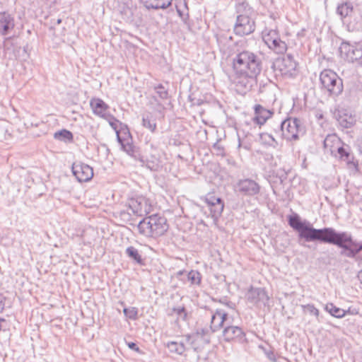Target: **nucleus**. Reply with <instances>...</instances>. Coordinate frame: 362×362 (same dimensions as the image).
<instances>
[{
	"mask_svg": "<svg viewBox=\"0 0 362 362\" xmlns=\"http://www.w3.org/2000/svg\"><path fill=\"white\" fill-rule=\"evenodd\" d=\"M288 224L299 233V236L306 241H316L333 244L342 250L341 255L354 258L362 251V243H358L352 239L351 234L346 232H337L332 228L316 229L309 223L301 221L296 214L288 216Z\"/></svg>",
	"mask_w": 362,
	"mask_h": 362,
	"instance_id": "nucleus-1",
	"label": "nucleus"
},
{
	"mask_svg": "<svg viewBox=\"0 0 362 362\" xmlns=\"http://www.w3.org/2000/svg\"><path fill=\"white\" fill-rule=\"evenodd\" d=\"M262 58L259 52L255 53L249 50L240 52L233 59L235 74L259 75L262 70Z\"/></svg>",
	"mask_w": 362,
	"mask_h": 362,
	"instance_id": "nucleus-2",
	"label": "nucleus"
},
{
	"mask_svg": "<svg viewBox=\"0 0 362 362\" xmlns=\"http://www.w3.org/2000/svg\"><path fill=\"white\" fill-rule=\"evenodd\" d=\"M167 220L158 214H153L144 218L138 224L141 234L146 237H156L164 234L168 230Z\"/></svg>",
	"mask_w": 362,
	"mask_h": 362,
	"instance_id": "nucleus-3",
	"label": "nucleus"
},
{
	"mask_svg": "<svg viewBox=\"0 0 362 362\" xmlns=\"http://www.w3.org/2000/svg\"><path fill=\"white\" fill-rule=\"evenodd\" d=\"M321 89L330 97L335 98L344 90L343 80L331 69H324L320 74Z\"/></svg>",
	"mask_w": 362,
	"mask_h": 362,
	"instance_id": "nucleus-4",
	"label": "nucleus"
},
{
	"mask_svg": "<svg viewBox=\"0 0 362 362\" xmlns=\"http://www.w3.org/2000/svg\"><path fill=\"white\" fill-rule=\"evenodd\" d=\"M250 13L251 8H248L246 9L245 7V13L237 16L236 21L233 26V32L236 35H247L255 31V21L249 16Z\"/></svg>",
	"mask_w": 362,
	"mask_h": 362,
	"instance_id": "nucleus-5",
	"label": "nucleus"
},
{
	"mask_svg": "<svg viewBox=\"0 0 362 362\" xmlns=\"http://www.w3.org/2000/svg\"><path fill=\"white\" fill-rule=\"evenodd\" d=\"M280 128L283 136L288 141H296L299 139L300 134L304 133L300 120L297 118H288L282 121Z\"/></svg>",
	"mask_w": 362,
	"mask_h": 362,
	"instance_id": "nucleus-6",
	"label": "nucleus"
},
{
	"mask_svg": "<svg viewBox=\"0 0 362 362\" xmlns=\"http://www.w3.org/2000/svg\"><path fill=\"white\" fill-rule=\"evenodd\" d=\"M297 67V63L291 54H286L282 58L276 59L272 66L276 75L292 76Z\"/></svg>",
	"mask_w": 362,
	"mask_h": 362,
	"instance_id": "nucleus-7",
	"label": "nucleus"
},
{
	"mask_svg": "<svg viewBox=\"0 0 362 362\" xmlns=\"http://www.w3.org/2000/svg\"><path fill=\"white\" fill-rule=\"evenodd\" d=\"M262 40L270 49L277 54H282L286 50V44L280 39L276 30H265L262 33Z\"/></svg>",
	"mask_w": 362,
	"mask_h": 362,
	"instance_id": "nucleus-8",
	"label": "nucleus"
},
{
	"mask_svg": "<svg viewBox=\"0 0 362 362\" xmlns=\"http://www.w3.org/2000/svg\"><path fill=\"white\" fill-rule=\"evenodd\" d=\"M341 57L349 62H357L362 66V47L342 42L339 47Z\"/></svg>",
	"mask_w": 362,
	"mask_h": 362,
	"instance_id": "nucleus-9",
	"label": "nucleus"
},
{
	"mask_svg": "<svg viewBox=\"0 0 362 362\" xmlns=\"http://www.w3.org/2000/svg\"><path fill=\"white\" fill-rule=\"evenodd\" d=\"M258 75L247 74H235V83L239 92L246 93L257 85Z\"/></svg>",
	"mask_w": 362,
	"mask_h": 362,
	"instance_id": "nucleus-10",
	"label": "nucleus"
},
{
	"mask_svg": "<svg viewBox=\"0 0 362 362\" xmlns=\"http://www.w3.org/2000/svg\"><path fill=\"white\" fill-rule=\"evenodd\" d=\"M71 168L74 175L81 182H87L93 176V168L83 163L75 162L73 163Z\"/></svg>",
	"mask_w": 362,
	"mask_h": 362,
	"instance_id": "nucleus-11",
	"label": "nucleus"
},
{
	"mask_svg": "<svg viewBox=\"0 0 362 362\" xmlns=\"http://www.w3.org/2000/svg\"><path fill=\"white\" fill-rule=\"evenodd\" d=\"M334 117L338 124L342 128L349 129L352 127L356 122V115L346 109H338L334 112Z\"/></svg>",
	"mask_w": 362,
	"mask_h": 362,
	"instance_id": "nucleus-12",
	"label": "nucleus"
},
{
	"mask_svg": "<svg viewBox=\"0 0 362 362\" xmlns=\"http://www.w3.org/2000/svg\"><path fill=\"white\" fill-rule=\"evenodd\" d=\"M223 337L226 341H236L240 343L246 341L245 333L238 326H226L223 330Z\"/></svg>",
	"mask_w": 362,
	"mask_h": 362,
	"instance_id": "nucleus-13",
	"label": "nucleus"
},
{
	"mask_svg": "<svg viewBox=\"0 0 362 362\" xmlns=\"http://www.w3.org/2000/svg\"><path fill=\"white\" fill-rule=\"evenodd\" d=\"M248 302L254 305L259 303L266 305L269 300L268 295L262 288H253L251 287L246 295Z\"/></svg>",
	"mask_w": 362,
	"mask_h": 362,
	"instance_id": "nucleus-14",
	"label": "nucleus"
},
{
	"mask_svg": "<svg viewBox=\"0 0 362 362\" xmlns=\"http://www.w3.org/2000/svg\"><path fill=\"white\" fill-rule=\"evenodd\" d=\"M122 131L124 132L123 135H119L117 133V140L121 145V148L122 151L126 152L129 156H133L134 153L135 147L133 145L132 138L131 136L130 132L127 127H125V129Z\"/></svg>",
	"mask_w": 362,
	"mask_h": 362,
	"instance_id": "nucleus-15",
	"label": "nucleus"
},
{
	"mask_svg": "<svg viewBox=\"0 0 362 362\" xmlns=\"http://www.w3.org/2000/svg\"><path fill=\"white\" fill-rule=\"evenodd\" d=\"M238 190L246 195H255L259 191V185L252 180H240L238 184Z\"/></svg>",
	"mask_w": 362,
	"mask_h": 362,
	"instance_id": "nucleus-16",
	"label": "nucleus"
},
{
	"mask_svg": "<svg viewBox=\"0 0 362 362\" xmlns=\"http://www.w3.org/2000/svg\"><path fill=\"white\" fill-rule=\"evenodd\" d=\"M337 153L339 158L346 162L349 168H354V170L358 171V161L354 160V156L351 153L348 146L338 147Z\"/></svg>",
	"mask_w": 362,
	"mask_h": 362,
	"instance_id": "nucleus-17",
	"label": "nucleus"
},
{
	"mask_svg": "<svg viewBox=\"0 0 362 362\" xmlns=\"http://www.w3.org/2000/svg\"><path fill=\"white\" fill-rule=\"evenodd\" d=\"M227 317L228 314L223 310L217 309L211 315L210 327L212 331L215 332L223 327Z\"/></svg>",
	"mask_w": 362,
	"mask_h": 362,
	"instance_id": "nucleus-18",
	"label": "nucleus"
},
{
	"mask_svg": "<svg viewBox=\"0 0 362 362\" xmlns=\"http://www.w3.org/2000/svg\"><path fill=\"white\" fill-rule=\"evenodd\" d=\"M14 19L6 12L0 13V33L8 35L14 28Z\"/></svg>",
	"mask_w": 362,
	"mask_h": 362,
	"instance_id": "nucleus-19",
	"label": "nucleus"
},
{
	"mask_svg": "<svg viewBox=\"0 0 362 362\" xmlns=\"http://www.w3.org/2000/svg\"><path fill=\"white\" fill-rule=\"evenodd\" d=\"M90 105L95 115L102 118H107L109 114L107 113V111L109 106L103 100L100 98H93L90 101Z\"/></svg>",
	"mask_w": 362,
	"mask_h": 362,
	"instance_id": "nucleus-20",
	"label": "nucleus"
},
{
	"mask_svg": "<svg viewBox=\"0 0 362 362\" xmlns=\"http://www.w3.org/2000/svg\"><path fill=\"white\" fill-rule=\"evenodd\" d=\"M254 110L255 116L253 119V121L259 125L264 124L267 120L274 114L272 110L264 108L261 105H255L254 107Z\"/></svg>",
	"mask_w": 362,
	"mask_h": 362,
	"instance_id": "nucleus-21",
	"label": "nucleus"
},
{
	"mask_svg": "<svg viewBox=\"0 0 362 362\" xmlns=\"http://www.w3.org/2000/svg\"><path fill=\"white\" fill-rule=\"evenodd\" d=\"M355 11L351 2L346 1L339 4L337 8V13L340 16L342 22H346L349 18L354 17Z\"/></svg>",
	"mask_w": 362,
	"mask_h": 362,
	"instance_id": "nucleus-22",
	"label": "nucleus"
},
{
	"mask_svg": "<svg viewBox=\"0 0 362 362\" xmlns=\"http://www.w3.org/2000/svg\"><path fill=\"white\" fill-rule=\"evenodd\" d=\"M173 0H139L147 10L165 9L171 5Z\"/></svg>",
	"mask_w": 362,
	"mask_h": 362,
	"instance_id": "nucleus-23",
	"label": "nucleus"
},
{
	"mask_svg": "<svg viewBox=\"0 0 362 362\" xmlns=\"http://www.w3.org/2000/svg\"><path fill=\"white\" fill-rule=\"evenodd\" d=\"M343 23L346 25L348 30L350 32L359 31L362 29L360 19L356 16L355 13L352 18L347 19L346 22H344Z\"/></svg>",
	"mask_w": 362,
	"mask_h": 362,
	"instance_id": "nucleus-24",
	"label": "nucleus"
},
{
	"mask_svg": "<svg viewBox=\"0 0 362 362\" xmlns=\"http://www.w3.org/2000/svg\"><path fill=\"white\" fill-rule=\"evenodd\" d=\"M325 310L329 313L332 316L337 318L344 317L347 311L336 307L333 303H327L325 305Z\"/></svg>",
	"mask_w": 362,
	"mask_h": 362,
	"instance_id": "nucleus-25",
	"label": "nucleus"
},
{
	"mask_svg": "<svg viewBox=\"0 0 362 362\" xmlns=\"http://www.w3.org/2000/svg\"><path fill=\"white\" fill-rule=\"evenodd\" d=\"M142 125L151 132L154 133L156 129V119L150 113L144 115L142 117Z\"/></svg>",
	"mask_w": 362,
	"mask_h": 362,
	"instance_id": "nucleus-26",
	"label": "nucleus"
},
{
	"mask_svg": "<svg viewBox=\"0 0 362 362\" xmlns=\"http://www.w3.org/2000/svg\"><path fill=\"white\" fill-rule=\"evenodd\" d=\"M214 332L211 327L198 328L196 331L195 336L197 338L202 339L204 343L209 344L210 342L211 334Z\"/></svg>",
	"mask_w": 362,
	"mask_h": 362,
	"instance_id": "nucleus-27",
	"label": "nucleus"
},
{
	"mask_svg": "<svg viewBox=\"0 0 362 362\" xmlns=\"http://www.w3.org/2000/svg\"><path fill=\"white\" fill-rule=\"evenodd\" d=\"M167 347L171 353L182 355L185 351V346L183 342L169 341Z\"/></svg>",
	"mask_w": 362,
	"mask_h": 362,
	"instance_id": "nucleus-28",
	"label": "nucleus"
},
{
	"mask_svg": "<svg viewBox=\"0 0 362 362\" xmlns=\"http://www.w3.org/2000/svg\"><path fill=\"white\" fill-rule=\"evenodd\" d=\"M217 42L220 47L221 50L223 52H226L228 47L230 46L233 43V37L226 36L225 35H221L217 37Z\"/></svg>",
	"mask_w": 362,
	"mask_h": 362,
	"instance_id": "nucleus-29",
	"label": "nucleus"
},
{
	"mask_svg": "<svg viewBox=\"0 0 362 362\" xmlns=\"http://www.w3.org/2000/svg\"><path fill=\"white\" fill-rule=\"evenodd\" d=\"M54 138L64 142H70L73 140V134L66 129H62L54 133Z\"/></svg>",
	"mask_w": 362,
	"mask_h": 362,
	"instance_id": "nucleus-30",
	"label": "nucleus"
},
{
	"mask_svg": "<svg viewBox=\"0 0 362 362\" xmlns=\"http://www.w3.org/2000/svg\"><path fill=\"white\" fill-rule=\"evenodd\" d=\"M126 254L129 258L134 260L136 263L139 264H143V259L139 255L138 250L135 247L132 246L128 247L126 249Z\"/></svg>",
	"mask_w": 362,
	"mask_h": 362,
	"instance_id": "nucleus-31",
	"label": "nucleus"
},
{
	"mask_svg": "<svg viewBox=\"0 0 362 362\" xmlns=\"http://www.w3.org/2000/svg\"><path fill=\"white\" fill-rule=\"evenodd\" d=\"M107 117H110L109 124H110V127L115 131L116 135L117 136V133L119 135H121V134H124V132L122 130L124 129L125 127L124 128L121 127V129H118L119 126H122V124L119 120H117L115 117H114L112 115H108Z\"/></svg>",
	"mask_w": 362,
	"mask_h": 362,
	"instance_id": "nucleus-32",
	"label": "nucleus"
},
{
	"mask_svg": "<svg viewBox=\"0 0 362 362\" xmlns=\"http://www.w3.org/2000/svg\"><path fill=\"white\" fill-rule=\"evenodd\" d=\"M269 182L270 183V186L274 192V193H279L282 189H284L285 185H279V180L276 179V175L270 176V178L269 180Z\"/></svg>",
	"mask_w": 362,
	"mask_h": 362,
	"instance_id": "nucleus-33",
	"label": "nucleus"
},
{
	"mask_svg": "<svg viewBox=\"0 0 362 362\" xmlns=\"http://www.w3.org/2000/svg\"><path fill=\"white\" fill-rule=\"evenodd\" d=\"M188 281L191 282L192 284L199 285L201 282V274L199 272L195 270H191L187 274Z\"/></svg>",
	"mask_w": 362,
	"mask_h": 362,
	"instance_id": "nucleus-34",
	"label": "nucleus"
},
{
	"mask_svg": "<svg viewBox=\"0 0 362 362\" xmlns=\"http://www.w3.org/2000/svg\"><path fill=\"white\" fill-rule=\"evenodd\" d=\"M210 212L211 214L212 218L216 220L221 215L223 211L224 205H208Z\"/></svg>",
	"mask_w": 362,
	"mask_h": 362,
	"instance_id": "nucleus-35",
	"label": "nucleus"
},
{
	"mask_svg": "<svg viewBox=\"0 0 362 362\" xmlns=\"http://www.w3.org/2000/svg\"><path fill=\"white\" fill-rule=\"evenodd\" d=\"M154 89L160 99L166 100L169 98L168 90L162 84H158V86H155Z\"/></svg>",
	"mask_w": 362,
	"mask_h": 362,
	"instance_id": "nucleus-36",
	"label": "nucleus"
},
{
	"mask_svg": "<svg viewBox=\"0 0 362 362\" xmlns=\"http://www.w3.org/2000/svg\"><path fill=\"white\" fill-rule=\"evenodd\" d=\"M276 179L279 180L280 185H288V174L284 169H279L276 171Z\"/></svg>",
	"mask_w": 362,
	"mask_h": 362,
	"instance_id": "nucleus-37",
	"label": "nucleus"
},
{
	"mask_svg": "<svg viewBox=\"0 0 362 362\" xmlns=\"http://www.w3.org/2000/svg\"><path fill=\"white\" fill-rule=\"evenodd\" d=\"M124 315L129 319L135 320L137 317L138 311L136 308L132 307L124 308L123 310Z\"/></svg>",
	"mask_w": 362,
	"mask_h": 362,
	"instance_id": "nucleus-38",
	"label": "nucleus"
},
{
	"mask_svg": "<svg viewBox=\"0 0 362 362\" xmlns=\"http://www.w3.org/2000/svg\"><path fill=\"white\" fill-rule=\"evenodd\" d=\"M206 204H221V199L216 197L214 193H209L205 199Z\"/></svg>",
	"mask_w": 362,
	"mask_h": 362,
	"instance_id": "nucleus-39",
	"label": "nucleus"
},
{
	"mask_svg": "<svg viewBox=\"0 0 362 362\" xmlns=\"http://www.w3.org/2000/svg\"><path fill=\"white\" fill-rule=\"evenodd\" d=\"M173 311L175 313H176L179 317L182 319L183 320H185L187 318V312L185 310V308L184 307H177L173 308Z\"/></svg>",
	"mask_w": 362,
	"mask_h": 362,
	"instance_id": "nucleus-40",
	"label": "nucleus"
},
{
	"mask_svg": "<svg viewBox=\"0 0 362 362\" xmlns=\"http://www.w3.org/2000/svg\"><path fill=\"white\" fill-rule=\"evenodd\" d=\"M306 310L310 314L315 316L317 318L319 317V310L317 309L313 305L308 304L305 306ZM319 320V319H317Z\"/></svg>",
	"mask_w": 362,
	"mask_h": 362,
	"instance_id": "nucleus-41",
	"label": "nucleus"
},
{
	"mask_svg": "<svg viewBox=\"0 0 362 362\" xmlns=\"http://www.w3.org/2000/svg\"><path fill=\"white\" fill-rule=\"evenodd\" d=\"M260 137L262 140H264L269 145H273L274 143L276 144V140L271 134L263 133L260 134Z\"/></svg>",
	"mask_w": 362,
	"mask_h": 362,
	"instance_id": "nucleus-42",
	"label": "nucleus"
},
{
	"mask_svg": "<svg viewBox=\"0 0 362 362\" xmlns=\"http://www.w3.org/2000/svg\"><path fill=\"white\" fill-rule=\"evenodd\" d=\"M213 148L217 156H224V148L218 144V142L214 144Z\"/></svg>",
	"mask_w": 362,
	"mask_h": 362,
	"instance_id": "nucleus-43",
	"label": "nucleus"
},
{
	"mask_svg": "<svg viewBox=\"0 0 362 362\" xmlns=\"http://www.w3.org/2000/svg\"><path fill=\"white\" fill-rule=\"evenodd\" d=\"M266 355L269 361H271L272 362H277L276 358L273 351H267V352H266Z\"/></svg>",
	"mask_w": 362,
	"mask_h": 362,
	"instance_id": "nucleus-44",
	"label": "nucleus"
},
{
	"mask_svg": "<svg viewBox=\"0 0 362 362\" xmlns=\"http://www.w3.org/2000/svg\"><path fill=\"white\" fill-rule=\"evenodd\" d=\"M1 243L6 246L11 245L13 244V238L8 240L6 237H3L1 238Z\"/></svg>",
	"mask_w": 362,
	"mask_h": 362,
	"instance_id": "nucleus-45",
	"label": "nucleus"
},
{
	"mask_svg": "<svg viewBox=\"0 0 362 362\" xmlns=\"http://www.w3.org/2000/svg\"><path fill=\"white\" fill-rule=\"evenodd\" d=\"M128 346H129V349H131L132 350H134L136 351H139V348L138 347V346L134 342H129V343H128Z\"/></svg>",
	"mask_w": 362,
	"mask_h": 362,
	"instance_id": "nucleus-46",
	"label": "nucleus"
},
{
	"mask_svg": "<svg viewBox=\"0 0 362 362\" xmlns=\"http://www.w3.org/2000/svg\"><path fill=\"white\" fill-rule=\"evenodd\" d=\"M125 15L127 16V18H130L132 16V13L130 8H127L126 10H124Z\"/></svg>",
	"mask_w": 362,
	"mask_h": 362,
	"instance_id": "nucleus-47",
	"label": "nucleus"
},
{
	"mask_svg": "<svg viewBox=\"0 0 362 362\" xmlns=\"http://www.w3.org/2000/svg\"><path fill=\"white\" fill-rule=\"evenodd\" d=\"M358 148L361 153H362V138L358 141Z\"/></svg>",
	"mask_w": 362,
	"mask_h": 362,
	"instance_id": "nucleus-48",
	"label": "nucleus"
},
{
	"mask_svg": "<svg viewBox=\"0 0 362 362\" xmlns=\"http://www.w3.org/2000/svg\"><path fill=\"white\" fill-rule=\"evenodd\" d=\"M358 278L361 284H362V270L359 272V273L358 274Z\"/></svg>",
	"mask_w": 362,
	"mask_h": 362,
	"instance_id": "nucleus-49",
	"label": "nucleus"
},
{
	"mask_svg": "<svg viewBox=\"0 0 362 362\" xmlns=\"http://www.w3.org/2000/svg\"><path fill=\"white\" fill-rule=\"evenodd\" d=\"M62 20L61 18H58L56 20V23H53V25L55 26L56 24L59 25L62 23Z\"/></svg>",
	"mask_w": 362,
	"mask_h": 362,
	"instance_id": "nucleus-50",
	"label": "nucleus"
},
{
	"mask_svg": "<svg viewBox=\"0 0 362 362\" xmlns=\"http://www.w3.org/2000/svg\"><path fill=\"white\" fill-rule=\"evenodd\" d=\"M243 6H244V3H243V4H242V5H240H240L238 6V13H239V12H240V8H241V7H243Z\"/></svg>",
	"mask_w": 362,
	"mask_h": 362,
	"instance_id": "nucleus-51",
	"label": "nucleus"
},
{
	"mask_svg": "<svg viewBox=\"0 0 362 362\" xmlns=\"http://www.w3.org/2000/svg\"><path fill=\"white\" fill-rule=\"evenodd\" d=\"M328 140H329V137H327V138L325 139V142H324V143H325V146H327V142L328 141Z\"/></svg>",
	"mask_w": 362,
	"mask_h": 362,
	"instance_id": "nucleus-52",
	"label": "nucleus"
},
{
	"mask_svg": "<svg viewBox=\"0 0 362 362\" xmlns=\"http://www.w3.org/2000/svg\"><path fill=\"white\" fill-rule=\"evenodd\" d=\"M240 146H241L240 139H238V147L240 148Z\"/></svg>",
	"mask_w": 362,
	"mask_h": 362,
	"instance_id": "nucleus-53",
	"label": "nucleus"
},
{
	"mask_svg": "<svg viewBox=\"0 0 362 362\" xmlns=\"http://www.w3.org/2000/svg\"><path fill=\"white\" fill-rule=\"evenodd\" d=\"M187 340H189L190 336H187Z\"/></svg>",
	"mask_w": 362,
	"mask_h": 362,
	"instance_id": "nucleus-54",
	"label": "nucleus"
},
{
	"mask_svg": "<svg viewBox=\"0 0 362 362\" xmlns=\"http://www.w3.org/2000/svg\"><path fill=\"white\" fill-rule=\"evenodd\" d=\"M183 273V272L180 271L179 272V274H182Z\"/></svg>",
	"mask_w": 362,
	"mask_h": 362,
	"instance_id": "nucleus-55",
	"label": "nucleus"
}]
</instances>
